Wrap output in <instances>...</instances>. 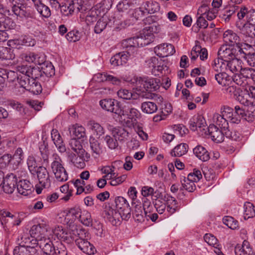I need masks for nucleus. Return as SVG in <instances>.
I'll use <instances>...</instances> for the list:
<instances>
[{"instance_id":"obj_23","label":"nucleus","mask_w":255,"mask_h":255,"mask_svg":"<svg viewBox=\"0 0 255 255\" xmlns=\"http://www.w3.org/2000/svg\"><path fill=\"white\" fill-rule=\"evenodd\" d=\"M141 8L147 14L154 13L160 9L159 3L153 0H147L141 4Z\"/></svg>"},{"instance_id":"obj_36","label":"nucleus","mask_w":255,"mask_h":255,"mask_svg":"<svg viewBox=\"0 0 255 255\" xmlns=\"http://www.w3.org/2000/svg\"><path fill=\"white\" fill-rule=\"evenodd\" d=\"M133 206H134V209L132 212V215L135 220L139 222L143 221L144 215L142 212L143 209L142 208L141 203L137 202L135 204H133Z\"/></svg>"},{"instance_id":"obj_49","label":"nucleus","mask_w":255,"mask_h":255,"mask_svg":"<svg viewBox=\"0 0 255 255\" xmlns=\"http://www.w3.org/2000/svg\"><path fill=\"white\" fill-rule=\"evenodd\" d=\"M79 220L83 225L86 226L92 225V219L91 214L87 211H83L80 216Z\"/></svg>"},{"instance_id":"obj_61","label":"nucleus","mask_w":255,"mask_h":255,"mask_svg":"<svg viewBox=\"0 0 255 255\" xmlns=\"http://www.w3.org/2000/svg\"><path fill=\"white\" fill-rule=\"evenodd\" d=\"M3 184H10V185L17 186V179L16 176L13 173L7 174L5 177H3Z\"/></svg>"},{"instance_id":"obj_30","label":"nucleus","mask_w":255,"mask_h":255,"mask_svg":"<svg viewBox=\"0 0 255 255\" xmlns=\"http://www.w3.org/2000/svg\"><path fill=\"white\" fill-rule=\"evenodd\" d=\"M68 130L71 136L73 137V138L75 137L78 138H81L84 137L86 135L85 129L81 126L73 125L69 128Z\"/></svg>"},{"instance_id":"obj_37","label":"nucleus","mask_w":255,"mask_h":255,"mask_svg":"<svg viewBox=\"0 0 255 255\" xmlns=\"http://www.w3.org/2000/svg\"><path fill=\"white\" fill-rule=\"evenodd\" d=\"M71 149L75 152V154L83 156L85 152V149L83 148L80 141L75 138H72L69 142Z\"/></svg>"},{"instance_id":"obj_17","label":"nucleus","mask_w":255,"mask_h":255,"mask_svg":"<svg viewBox=\"0 0 255 255\" xmlns=\"http://www.w3.org/2000/svg\"><path fill=\"white\" fill-rule=\"evenodd\" d=\"M155 53L160 57H165L175 52L174 47L171 44L163 43L154 47Z\"/></svg>"},{"instance_id":"obj_64","label":"nucleus","mask_w":255,"mask_h":255,"mask_svg":"<svg viewBox=\"0 0 255 255\" xmlns=\"http://www.w3.org/2000/svg\"><path fill=\"white\" fill-rule=\"evenodd\" d=\"M104 140L107 143L108 147L111 149H116L118 146V143L116 138L107 135L104 137Z\"/></svg>"},{"instance_id":"obj_15","label":"nucleus","mask_w":255,"mask_h":255,"mask_svg":"<svg viewBox=\"0 0 255 255\" xmlns=\"http://www.w3.org/2000/svg\"><path fill=\"white\" fill-rule=\"evenodd\" d=\"M190 128L193 130L198 129L203 133L207 134V124L205 119L201 115L193 116L189 121Z\"/></svg>"},{"instance_id":"obj_8","label":"nucleus","mask_w":255,"mask_h":255,"mask_svg":"<svg viewBox=\"0 0 255 255\" xmlns=\"http://www.w3.org/2000/svg\"><path fill=\"white\" fill-rule=\"evenodd\" d=\"M202 177L201 171L194 169L193 172L190 173L187 177L182 176L180 179L182 187L180 190L185 189L190 192H193L196 189L195 182H198Z\"/></svg>"},{"instance_id":"obj_45","label":"nucleus","mask_w":255,"mask_h":255,"mask_svg":"<svg viewBox=\"0 0 255 255\" xmlns=\"http://www.w3.org/2000/svg\"><path fill=\"white\" fill-rule=\"evenodd\" d=\"M97 77L101 81H109L114 85H119L121 82V79L107 73L99 74L97 75Z\"/></svg>"},{"instance_id":"obj_40","label":"nucleus","mask_w":255,"mask_h":255,"mask_svg":"<svg viewBox=\"0 0 255 255\" xmlns=\"http://www.w3.org/2000/svg\"><path fill=\"white\" fill-rule=\"evenodd\" d=\"M37 79L38 78L31 79V83L29 86H27V91L35 95L40 94L42 91L41 85L37 81Z\"/></svg>"},{"instance_id":"obj_62","label":"nucleus","mask_w":255,"mask_h":255,"mask_svg":"<svg viewBox=\"0 0 255 255\" xmlns=\"http://www.w3.org/2000/svg\"><path fill=\"white\" fill-rule=\"evenodd\" d=\"M142 208L144 210V214L145 215H147V214L151 213L153 208L151 204L150 200L147 199L146 197H143L142 198Z\"/></svg>"},{"instance_id":"obj_27","label":"nucleus","mask_w":255,"mask_h":255,"mask_svg":"<svg viewBox=\"0 0 255 255\" xmlns=\"http://www.w3.org/2000/svg\"><path fill=\"white\" fill-rule=\"evenodd\" d=\"M51 138L58 150L60 152L62 153L66 152V148L65 145L64 144L62 139L57 129H53L52 130Z\"/></svg>"},{"instance_id":"obj_11","label":"nucleus","mask_w":255,"mask_h":255,"mask_svg":"<svg viewBox=\"0 0 255 255\" xmlns=\"http://www.w3.org/2000/svg\"><path fill=\"white\" fill-rule=\"evenodd\" d=\"M141 39L138 36L131 37L124 40L122 42V46L126 49V52L133 56L137 53V47H143L145 44H142Z\"/></svg>"},{"instance_id":"obj_24","label":"nucleus","mask_w":255,"mask_h":255,"mask_svg":"<svg viewBox=\"0 0 255 255\" xmlns=\"http://www.w3.org/2000/svg\"><path fill=\"white\" fill-rule=\"evenodd\" d=\"M7 20L6 23L0 21V42L5 41L7 40L8 36L6 31L9 29H13L16 26V24L13 21Z\"/></svg>"},{"instance_id":"obj_55","label":"nucleus","mask_w":255,"mask_h":255,"mask_svg":"<svg viewBox=\"0 0 255 255\" xmlns=\"http://www.w3.org/2000/svg\"><path fill=\"white\" fill-rule=\"evenodd\" d=\"M223 223L229 228L235 230L238 228L239 223L231 216H226L223 219Z\"/></svg>"},{"instance_id":"obj_29","label":"nucleus","mask_w":255,"mask_h":255,"mask_svg":"<svg viewBox=\"0 0 255 255\" xmlns=\"http://www.w3.org/2000/svg\"><path fill=\"white\" fill-rule=\"evenodd\" d=\"M193 153L200 160L207 161L210 158V153L208 150L201 145H197L193 149Z\"/></svg>"},{"instance_id":"obj_9","label":"nucleus","mask_w":255,"mask_h":255,"mask_svg":"<svg viewBox=\"0 0 255 255\" xmlns=\"http://www.w3.org/2000/svg\"><path fill=\"white\" fill-rule=\"evenodd\" d=\"M234 96H236V99L241 104L250 108L252 114H254L255 112V100L251 96L250 88L248 90L242 91L239 89L236 90ZM252 116H255L254 115H252Z\"/></svg>"},{"instance_id":"obj_57","label":"nucleus","mask_w":255,"mask_h":255,"mask_svg":"<svg viewBox=\"0 0 255 255\" xmlns=\"http://www.w3.org/2000/svg\"><path fill=\"white\" fill-rule=\"evenodd\" d=\"M75 4L76 3L73 2V0L72 2H69L68 5L66 4H63L61 5L60 7V9L62 14L66 16H68L72 14L74 11Z\"/></svg>"},{"instance_id":"obj_63","label":"nucleus","mask_w":255,"mask_h":255,"mask_svg":"<svg viewBox=\"0 0 255 255\" xmlns=\"http://www.w3.org/2000/svg\"><path fill=\"white\" fill-rule=\"evenodd\" d=\"M36 8L38 12L44 17L47 18L51 15V11L49 8L42 3L39 4Z\"/></svg>"},{"instance_id":"obj_20","label":"nucleus","mask_w":255,"mask_h":255,"mask_svg":"<svg viewBox=\"0 0 255 255\" xmlns=\"http://www.w3.org/2000/svg\"><path fill=\"white\" fill-rule=\"evenodd\" d=\"M236 25L241 33L246 37L255 38V25L246 22L243 24L237 22Z\"/></svg>"},{"instance_id":"obj_4","label":"nucleus","mask_w":255,"mask_h":255,"mask_svg":"<svg viewBox=\"0 0 255 255\" xmlns=\"http://www.w3.org/2000/svg\"><path fill=\"white\" fill-rule=\"evenodd\" d=\"M30 243L36 246V240H33L28 234H24L20 238L19 246L16 247L13 250V255H37L34 248H30Z\"/></svg>"},{"instance_id":"obj_2","label":"nucleus","mask_w":255,"mask_h":255,"mask_svg":"<svg viewBox=\"0 0 255 255\" xmlns=\"http://www.w3.org/2000/svg\"><path fill=\"white\" fill-rule=\"evenodd\" d=\"M135 80V93L139 97L145 99H154L158 103L163 101V98L156 94L151 93L160 87V80L147 77L136 78Z\"/></svg>"},{"instance_id":"obj_34","label":"nucleus","mask_w":255,"mask_h":255,"mask_svg":"<svg viewBox=\"0 0 255 255\" xmlns=\"http://www.w3.org/2000/svg\"><path fill=\"white\" fill-rule=\"evenodd\" d=\"M245 46L251 47V46L248 44L240 43V44L234 45V51L233 50V52H234V56H235V58H237L238 60H240L242 58L245 59L248 54L244 50V49H246V48L244 47Z\"/></svg>"},{"instance_id":"obj_59","label":"nucleus","mask_w":255,"mask_h":255,"mask_svg":"<svg viewBox=\"0 0 255 255\" xmlns=\"http://www.w3.org/2000/svg\"><path fill=\"white\" fill-rule=\"evenodd\" d=\"M99 11L97 9L96 7L92 8L89 11L86 17V21L88 24L93 23L97 20L98 15Z\"/></svg>"},{"instance_id":"obj_32","label":"nucleus","mask_w":255,"mask_h":255,"mask_svg":"<svg viewBox=\"0 0 255 255\" xmlns=\"http://www.w3.org/2000/svg\"><path fill=\"white\" fill-rule=\"evenodd\" d=\"M44 230V229L42 228L39 225L33 226L29 231L31 238L33 240H36L40 242L42 241V239L44 238L43 236Z\"/></svg>"},{"instance_id":"obj_38","label":"nucleus","mask_w":255,"mask_h":255,"mask_svg":"<svg viewBox=\"0 0 255 255\" xmlns=\"http://www.w3.org/2000/svg\"><path fill=\"white\" fill-rule=\"evenodd\" d=\"M68 157L75 166L79 168H83L85 167V163L83 159L84 157V155L83 156H80V155L71 153L69 154Z\"/></svg>"},{"instance_id":"obj_39","label":"nucleus","mask_w":255,"mask_h":255,"mask_svg":"<svg viewBox=\"0 0 255 255\" xmlns=\"http://www.w3.org/2000/svg\"><path fill=\"white\" fill-rule=\"evenodd\" d=\"M113 136L116 138V139L120 141H122L128 136V132L125 128L121 127L115 128L112 130Z\"/></svg>"},{"instance_id":"obj_3","label":"nucleus","mask_w":255,"mask_h":255,"mask_svg":"<svg viewBox=\"0 0 255 255\" xmlns=\"http://www.w3.org/2000/svg\"><path fill=\"white\" fill-rule=\"evenodd\" d=\"M15 70V77L23 90H28L27 86H29L31 83V79L38 78L42 76V72L38 67L22 65L17 66Z\"/></svg>"},{"instance_id":"obj_21","label":"nucleus","mask_w":255,"mask_h":255,"mask_svg":"<svg viewBox=\"0 0 255 255\" xmlns=\"http://www.w3.org/2000/svg\"><path fill=\"white\" fill-rule=\"evenodd\" d=\"M236 255H255V252L247 241L245 240L242 245H238L235 249Z\"/></svg>"},{"instance_id":"obj_18","label":"nucleus","mask_w":255,"mask_h":255,"mask_svg":"<svg viewBox=\"0 0 255 255\" xmlns=\"http://www.w3.org/2000/svg\"><path fill=\"white\" fill-rule=\"evenodd\" d=\"M139 112L135 108H131L128 105L122 106L119 117L125 120L126 118L136 120L140 116Z\"/></svg>"},{"instance_id":"obj_54","label":"nucleus","mask_w":255,"mask_h":255,"mask_svg":"<svg viewBox=\"0 0 255 255\" xmlns=\"http://www.w3.org/2000/svg\"><path fill=\"white\" fill-rule=\"evenodd\" d=\"M27 165L28 168L31 174L35 175L37 170V163L35 157L32 155H30L27 159Z\"/></svg>"},{"instance_id":"obj_44","label":"nucleus","mask_w":255,"mask_h":255,"mask_svg":"<svg viewBox=\"0 0 255 255\" xmlns=\"http://www.w3.org/2000/svg\"><path fill=\"white\" fill-rule=\"evenodd\" d=\"M30 183L27 180H20L17 185L18 192L24 196L28 194V192L30 190Z\"/></svg>"},{"instance_id":"obj_26","label":"nucleus","mask_w":255,"mask_h":255,"mask_svg":"<svg viewBox=\"0 0 255 255\" xmlns=\"http://www.w3.org/2000/svg\"><path fill=\"white\" fill-rule=\"evenodd\" d=\"M223 39L227 45L234 46L240 44V38L239 36L231 30H228L224 32Z\"/></svg>"},{"instance_id":"obj_50","label":"nucleus","mask_w":255,"mask_h":255,"mask_svg":"<svg viewBox=\"0 0 255 255\" xmlns=\"http://www.w3.org/2000/svg\"><path fill=\"white\" fill-rule=\"evenodd\" d=\"M5 157L7 158L8 163L11 161L12 159H15L18 162H19L23 158L24 154L22 149L19 147L16 150L12 157L9 154H7V155H4L3 156V159Z\"/></svg>"},{"instance_id":"obj_46","label":"nucleus","mask_w":255,"mask_h":255,"mask_svg":"<svg viewBox=\"0 0 255 255\" xmlns=\"http://www.w3.org/2000/svg\"><path fill=\"white\" fill-rule=\"evenodd\" d=\"M255 216V209L254 205L250 202L244 204V219L247 220Z\"/></svg>"},{"instance_id":"obj_60","label":"nucleus","mask_w":255,"mask_h":255,"mask_svg":"<svg viewBox=\"0 0 255 255\" xmlns=\"http://www.w3.org/2000/svg\"><path fill=\"white\" fill-rule=\"evenodd\" d=\"M239 9V6L233 5L226 8L223 14V17L226 21H229L231 16Z\"/></svg>"},{"instance_id":"obj_41","label":"nucleus","mask_w":255,"mask_h":255,"mask_svg":"<svg viewBox=\"0 0 255 255\" xmlns=\"http://www.w3.org/2000/svg\"><path fill=\"white\" fill-rule=\"evenodd\" d=\"M158 109L156 104L152 102H144L141 105V111L147 114H152L157 111Z\"/></svg>"},{"instance_id":"obj_22","label":"nucleus","mask_w":255,"mask_h":255,"mask_svg":"<svg viewBox=\"0 0 255 255\" xmlns=\"http://www.w3.org/2000/svg\"><path fill=\"white\" fill-rule=\"evenodd\" d=\"M234 46L227 45H222L218 51V56L224 61H229L235 58Z\"/></svg>"},{"instance_id":"obj_48","label":"nucleus","mask_w":255,"mask_h":255,"mask_svg":"<svg viewBox=\"0 0 255 255\" xmlns=\"http://www.w3.org/2000/svg\"><path fill=\"white\" fill-rule=\"evenodd\" d=\"M248 113L249 117L251 115L249 112H246L245 110L242 108L240 107L239 106H236L235 107V112H234V117L237 118L239 120V123L241 121V119H243L247 121H249L250 120L247 118V114Z\"/></svg>"},{"instance_id":"obj_5","label":"nucleus","mask_w":255,"mask_h":255,"mask_svg":"<svg viewBox=\"0 0 255 255\" xmlns=\"http://www.w3.org/2000/svg\"><path fill=\"white\" fill-rule=\"evenodd\" d=\"M50 167L57 181L65 182L68 180V173L63 166L61 157L57 153L52 155Z\"/></svg>"},{"instance_id":"obj_28","label":"nucleus","mask_w":255,"mask_h":255,"mask_svg":"<svg viewBox=\"0 0 255 255\" xmlns=\"http://www.w3.org/2000/svg\"><path fill=\"white\" fill-rule=\"evenodd\" d=\"M90 148L92 151L93 156L95 158L101 154L104 151L103 145L93 137H90L89 139Z\"/></svg>"},{"instance_id":"obj_7","label":"nucleus","mask_w":255,"mask_h":255,"mask_svg":"<svg viewBox=\"0 0 255 255\" xmlns=\"http://www.w3.org/2000/svg\"><path fill=\"white\" fill-rule=\"evenodd\" d=\"M89 233L85 229H81L75 241L76 245L83 253L91 255L94 254L96 249L93 245L88 241Z\"/></svg>"},{"instance_id":"obj_33","label":"nucleus","mask_w":255,"mask_h":255,"mask_svg":"<svg viewBox=\"0 0 255 255\" xmlns=\"http://www.w3.org/2000/svg\"><path fill=\"white\" fill-rule=\"evenodd\" d=\"M213 122L218 126L221 129H228L229 128V124L226 118L218 113H215L213 117Z\"/></svg>"},{"instance_id":"obj_10","label":"nucleus","mask_w":255,"mask_h":255,"mask_svg":"<svg viewBox=\"0 0 255 255\" xmlns=\"http://www.w3.org/2000/svg\"><path fill=\"white\" fill-rule=\"evenodd\" d=\"M160 30V25L158 23H153L150 26H145L138 37L141 39L142 44L147 45L153 41L154 34L158 33Z\"/></svg>"},{"instance_id":"obj_12","label":"nucleus","mask_w":255,"mask_h":255,"mask_svg":"<svg viewBox=\"0 0 255 255\" xmlns=\"http://www.w3.org/2000/svg\"><path fill=\"white\" fill-rule=\"evenodd\" d=\"M115 22V16L113 13H106L97 21L94 28L96 33H101L107 26L112 27Z\"/></svg>"},{"instance_id":"obj_1","label":"nucleus","mask_w":255,"mask_h":255,"mask_svg":"<svg viewBox=\"0 0 255 255\" xmlns=\"http://www.w3.org/2000/svg\"><path fill=\"white\" fill-rule=\"evenodd\" d=\"M114 205L106 206L105 214L113 225L120 224L121 220H128L131 216V209L127 200L122 196L115 198Z\"/></svg>"},{"instance_id":"obj_58","label":"nucleus","mask_w":255,"mask_h":255,"mask_svg":"<svg viewBox=\"0 0 255 255\" xmlns=\"http://www.w3.org/2000/svg\"><path fill=\"white\" fill-rule=\"evenodd\" d=\"M217 62L215 61V68L217 71L220 69V72H226L228 70V61H224L223 58H219Z\"/></svg>"},{"instance_id":"obj_13","label":"nucleus","mask_w":255,"mask_h":255,"mask_svg":"<svg viewBox=\"0 0 255 255\" xmlns=\"http://www.w3.org/2000/svg\"><path fill=\"white\" fill-rule=\"evenodd\" d=\"M39 184L41 187L48 188L51 186V179L47 168L43 166H40L35 172Z\"/></svg>"},{"instance_id":"obj_56","label":"nucleus","mask_w":255,"mask_h":255,"mask_svg":"<svg viewBox=\"0 0 255 255\" xmlns=\"http://www.w3.org/2000/svg\"><path fill=\"white\" fill-rule=\"evenodd\" d=\"M225 136L233 140H239L241 138V134L235 130H231L229 128L223 130Z\"/></svg>"},{"instance_id":"obj_52","label":"nucleus","mask_w":255,"mask_h":255,"mask_svg":"<svg viewBox=\"0 0 255 255\" xmlns=\"http://www.w3.org/2000/svg\"><path fill=\"white\" fill-rule=\"evenodd\" d=\"M47 146V144H45L44 142H43L40 144L39 147L41 159L43 160L44 163L47 164L49 162V150L48 149Z\"/></svg>"},{"instance_id":"obj_35","label":"nucleus","mask_w":255,"mask_h":255,"mask_svg":"<svg viewBox=\"0 0 255 255\" xmlns=\"http://www.w3.org/2000/svg\"><path fill=\"white\" fill-rule=\"evenodd\" d=\"M188 145L186 143H180L176 145L170 152L173 157H180L185 155L188 151Z\"/></svg>"},{"instance_id":"obj_47","label":"nucleus","mask_w":255,"mask_h":255,"mask_svg":"<svg viewBox=\"0 0 255 255\" xmlns=\"http://www.w3.org/2000/svg\"><path fill=\"white\" fill-rule=\"evenodd\" d=\"M87 125L90 129L96 133L97 135L100 136L104 133V129L99 124L93 121H90Z\"/></svg>"},{"instance_id":"obj_51","label":"nucleus","mask_w":255,"mask_h":255,"mask_svg":"<svg viewBox=\"0 0 255 255\" xmlns=\"http://www.w3.org/2000/svg\"><path fill=\"white\" fill-rule=\"evenodd\" d=\"M215 79L218 83L222 86H226L228 84V81L230 80V78L226 72H220L219 73L215 75Z\"/></svg>"},{"instance_id":"obj_53","label":"nucleus","mask_w":255,"mask_h":255,"mask_svg":"<svg viewBox=\"0 0 255 255\" xmlns=\"http://www.w3.org/2000/svg\"><path fill=\"white\" fill-rule=\"evenodd\" d=\"M42 66L39 67L42 74H44L46 76H52L55 74V69L51 63L46 65L45 63H42ZM39 68V67H38Z\"/></svg>"},{"instance_id":"obj_43","label":"nucleus","mask_w":255,"mask_h":255,"mask_svg":"<svg viewBox=\"0 0 255 255\" xmlns=\"http://www.w3.org/2000/svg\"><path fill=\"white\" fill-rule=\"evenodd\" d=\"M242 67L241 61L237 58H234L228 61V70L233 73L240 72Z\"/></svg>"},{"instance_id":"obj_16","label":"nucleus","mask_w":255,"mask_h":255,"mask_svg":"<svg viewBox=\"0 0 255 255\" xmlns=\"http://www.w3.org/2000/svg\"><path fill=\"white\" fill-rule=\"evenodd\" d=\"M134 57L129 53L123 51L112 56L110 59V63L114 67L122 66L126 64L129 59Z\"/></svg>"},{"instance_id":"obj_6","label":"nucleus","mask_w":255,"mask_h":255,"mask_svg":"<svg viewBox=\"0 0 255 255\" xmlns=\"http://www.w3.org/2000/svg\"><path fill=\"white\" fill-rule=\"evenodd\" d=\"M81 229L80 227L73 226L69 232H66L62 227L58 226L53 230V233L61 242L70 244L74 241L75 242L79 235V231Z\"/></svg>"},{"instance_id":"obj_14","label":"nucleus","mask_w":255,"mask_h":255,"mask_svg":"<svg viewBox=\"0 0 255 255\" xmlns=\"http://www.w3.org/2000/svg\"><path fill=\"white\" fill-rule=\"evenodd\" d=\"M100 105L102 109L115 113L119 116L122 105L116 100L112 99H105L100 101Z\"/></svg>"},{"instance_id":"obj_25","label":"nucleus","mask_w":255,"mask_h":255,"mask_svg":"<svg viewBox=\"0 0 255 255\" xmlns=\"http://www.w3.org/2000/svg\"><path fill=\"white\" fill-rule=\"evenodd\" d=\"M162 199L167 206V211L170 214L174 213L178 208L177 201L175 198L166 194Z\"/></svg>"},{"instance_id":"obj_31","label":"nucleus","mask_w":255,"mask_h":255,"mask_svg":"<svg viewBox=\"0 0 255 255\" xmlns=\"http://www.w3.org/2000/svg\"><path fill=\"white\" fill-rule=\"evenodd\" d=\"M222 115L226 118L228 119L232 123H239V120L234 117L233 109L227 106H224L221 108Z\"/></svg>"},{"instance_id":"obj_42","label":"nucleus","mask_w":255,"mask_h":255,"mask_svg":"<svg viewBox=\"0 0 255 255\" xmlns=\"http://www.w3.org/2000/svg\"><path fill=\"white\" fill-rule=\"evenodd\" d=\"M43 253L48 255H55V247L54 246L53 243L49 241V239H44V246L42 245L41 248Z\"/></svg>"},{"instance_id":"obj_19","label":"nucleus","mask_w":255,"mask_h":255,"mask_svg":"<svg viewBox=\"0 0 255 255\" xmlns=\"http://www.w3.org/2000/svg\"><path fill=\"white\" fill-rule=\"evenodd\" d=\"M209 134L212 139L218 143L223 141L225 134L223 129L219 128L214 125H210L207 128V134Z\"/></svg>"}]
</instances>
